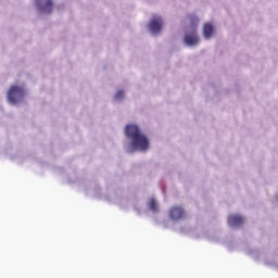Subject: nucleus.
I'll return each instance as SVG.
<instances>
[{
  "instance_id": "f257e3e1",
  "label": "nucleus",
  "mask_w": 278,
  "mask_h": 278,
  "mask_svg": "<svg viewBox=\"0 0 278 278\" xmlns=\"http://www.w3.org/2000/svg\"><path fill=\"white\" fill-rule=\"evenodd\" d=\"M125 136L130 139L132 149H136L137 151L149 150V138H147L138 125H127L125 128Z\"/></svg>"
},
{
  "instance_id": "f03ea898",
  "label": "nucleus",
  "mask_w": 278,
  "mask_h": 278,
  "mask_svg": "<svg viewBox=\"0 0 278 278\" xmlns=\"http://www.w3.org/2000/svg\"><path fill=\"white\" fill-rule=\"evenodd\" d=\"M8 101L12 105H16V103H21L23 99H25V89L20 86H11L8 93Z\"/></svg>"
},
{
  "instance_id": "7ed1b4c3",
  "label": "nucleus",
  "mask_w": 278,
  "mask_h": 278,
  "mask_svg": "<svg viewBox=\"0 0 278 278\" xmlns=\"http://www.w3.org/2000/svg\"><path fill=\"white\" fill-rule=\"evenodd\" d=\"M162 27H164V21H162V17L160 16H154L149 24V29L152 34H160Z\"/></svg>"
},
{
  "instance_id": "20e7f679",
  "label": "nucleus",
  "mask_w": 278,
  "mask_h": 278,
  "mask_svg": "<svg viewBox=\"0 0 278 278\" xmlns=\"http://www.w3.org/2000/svg\"><path fill=\"white\" fill-rule=\"evenodd\" d=\"M36 5L43 14H49L53 10V1L51 0H36Z\"/></svg>"
},
{
  "instance_id": "39448f33",
  "label": "nucleus",
  "mask_w": 278,
  "mask_h": 278,
  "mask_svg": "<svg viewBox=\"0 0 278 278\" xmlns=\"http://www.w3.org/2000/svg\"><path fill=\"white\" fill-rule=\"evenodd\" d=\"M169 218L172 220H181L182 218H186V211L181 206H173L169 210Z\"/></svg>"
},
{
  "instance_id": "423d86ee",
  "label": "nucleus",
  "mask_w": 278,
  "mask_h": 278,
  "mask_svg": "<svg viewBox=\"0 0 278 278\" xmlns=\"http://www.w3.org/2000/svg\"><path fill=\"white\" fill-rule=\"evenodd\" d=\"M185 42L188 47H194V45H199V35L197 30H193L185 36Z\"/></svg>"
},
{
  "instance_id": "0eeeda50",
  "label": "nucleus",
  "mask_w": 278,
  "mask_h": 278,
  "mask_svg": "<svg viewBox=\"0 0 278 278\" xmlns=\"http://www.w3.org/2000/svg\"><path fill=\"white\" fill-rule=\"evenodd\" d=\"M243 223L244 218H242V216L230 215L228 217V224L230 225V227H240V225H243Z\"/></svg>"
},
{
  "instance_id": "6e6552de",
  "label": "nucleus",
  "mask_w": 278,
  "mask_h": 278,
  "mask_svg": "<svg viewBox=\"0 0 278 278\" xmlns=\"http://www.w3.org/2000/svg\"><path fill=\"white\" fill-rule=\"evenodd\" d=\"M203 34L204 38H212V35L214 34V26L210 23L204 24Z\"/></svg>"
},
{
  "instance_id": "1a4fd4ad",
  "label": "nucleus",
  "mask_w": 278,
  "mask_h": 278,
  "mask_svg": "<svg viewBox=\"0 0 278 278\" xmlns=\"http://www.w3.org/2000/svg\"><path fill=\"white\" fill-rule=\"evenodd\" d=\"M148 207L151 212H157V201H155V199L149 200Z\"/></svg>"
},
{
  "instance_id": "9d476101",
  "label": "nucleus",
  "mask_w": 278,
  "mask_h": 278,
  "mask_svg": "<svg viewBox=\"0 0 278 278\" xmlns=\"http://www.w3.org/2000/svg\"><path fill=\"white\" fill-rule=\"evenodd\" d=\"M124 96H125V91L119 90V91L116 92L115 99H123Z\"/></svg>"
},
{
  "instance_id": "9b49d317",
  "label": "nucleus",
  "mask_w": 278,
  "mask_h": 278,
  "mask_svg": "<svg viewBox=\"0 0 278 278\" xmlns=\"http://www.w3.org/2000/svg\"><path fill=\"white\" fill-rule=\"evenodd\" d=\"M190 20H191V23H199V18H197V17H190Z\"/></svg>"
}]
</instances>
